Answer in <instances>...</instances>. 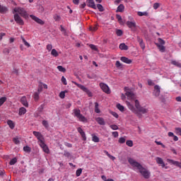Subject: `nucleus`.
Listing matches in <instances>:
<instances>
[{
    "label": "nucleus",
    "mask_w": 181,
    "mask_h": 181,
    "mask_svg": "<svg viewBox=\"0 0 181 181\" xmlns=\"http://www.w3.org/2000/svg\"><path fill=\"white\" fill-rule=\"evenodd\" d=\"M124 90L126 91L125 94L128 100H130V101L134 100L135 107L134 106V105L131 104V103H129V101H126V105L128 107L129 110L133 112L134 114H136V115H137L139 118H142L141 114L148 113V109L141 106V104L139 103V100H136V96L135 95L134 92H132L128 88H124Z\"/></svg>",
    "instance_id": "1"
},
{
    "label": "nucleus",
    "mask_w": 181,
    "mask_h": 181,
    "mask_svg": "<svg viewBox=\"0 0 181 181\" xmlns=\"http://www.w3.org/2000/svg\"><path fill=\"white\" fill-rule=\"evenodd\" d=\"M128 162L131 165V166H132L133 168H136V169L139 170V173H141V175H142L144 179H149V177H151V172H149L148 169L143 168L142 165L138 163L136 160L132 158H129Z\"/></svg>",
    "instance_id": "2"
},
{
    "label": "nucleus",
    "mask_w": 181,
    "mask_h": 181,
    "mask_svg": "<svg viewBox=\"0 0 181 181\" xmlns=\"http://www.w3.org/2000/svg\"><path fill=\"white\" fill-rule=\"evenodd\" d=\"M13 13H18V15H21L22 18L24 19H28L29 18V13L23 7L17 6L13 9Z\"/></svg>",
    "instance_id": "3"
},
{
    "label": "nucleus",
    "mask_w": 181,
    "mask_h": 181,
    "mask_svg": "<svg viewBox=\"0 0 181 181\" xmlns=\"http://www.w3.org/2000/svg\"><path fill=\"white\" fill-rule=\"evenodd\" d=\"M73 112L74 117H76L81 122H88V120L84 117V115H81V111L79 109H74Z\"/></svg>",
    "instance_id": "4"
},
{
    "label": "nucleus",
    "mask_w": 181,
    "mask_h": 181,
    "mask_svg": "<svg viewBox=\"0 0 181 181\" xmlns=\"http://www.w3.org/2000/svg\"><path fill=\"white\" fill-rule=\"evenodd\" d=\"M127 26L132 30V32H136V23L135 21H128L126 23Z\"/></svg>",
    "instance_id": "5"
},
{
    "label": "nucleus",
    "mask_w": 181,
    "mask_h": 181,
    "mask_svg": "<svg viewBox=\"0 0 181 181\" xmlns=\"http://www.w3.org/2000/svg\"><path fill=\"white\" fill-rule=\"evenodd\" d=\"M75 84L76 86H77V87H78V88H81L82 91H84V93H86L88 97H93V93H91V91H90V90H88V88H87L86 86L77 83H75Z\"/></svg>",
    "instance_id": "6"
},
{
    "label": "nucleus",
    "mask_w": 181,
    "mask_h": 181,
    "mask_svg": "<svg viewBox=\"0 0 181 181\" xmlns=\"http://www.w3.org/2000/svg\"><path fill=\"white\" fill-rule=\"evenodd\" d=\"M100 87L101 90L103 91V93H105L106 94H111V90L110 89V87L107 86V84L104 83H100Z\"/></svg>",
    "instance_id": "7"
},
{
    "label": "nucleus",
    "mask_w": 181,
    "mask_h": 181,
    "mask_svg": "<svg viewBox=\"0 0 181 181\" xmlns=\"http://www.w3.org/2000/svg\"><path fill=\"white\" fill-rule=\"evenodd\" d=\"M14 21L18 23V25H20L21 26H23L25 25V22L23 21V19L19 16L18 13L14 14Z\"/></svg>",
    "instance_id": "8"
},
{
    "label": "nucleus",
    "mask_w": 181,
    "mask_h": 181,
    "mask_svg": "<svg viewBox=\"0 0 181 181\" xmlns=\"http://www.w3.org/2000/svg\"><path fill=\"white\" fill-rule=\"evenodd\" d=\"M39 145L40 148H42L43 152L45 153H50V150L49 149V147L45 143V141H41L40 143H39Z\"/></svg>",
    "instance_id": "9"
},
{
    "label": "nucleus",
    "mask_w": 181,
    "mask_h": 181,
    "mask_svg": "<svg viewBox=\"0 0 181 181\" xmlns=\"http://www.w3.org/2000/svg\"><path fill=\"white\" fill-rule=\"evenodd\" d=\"M30 18H31L33 21H34L39 25H45V21H43L42 19L39 18L38 17H36L35 16L30 15Z\"/></svg>",
    "instance_id": "10"
},
{
    "label": "nucleus",
    "mask_w": 181,
    "mask_h": 181,
    "mask_svg": "<svg viewBox=\"0 0 181 181\" xmlns=\"http://www.w3.org/2000/svg\"><path fill=\"white\" fill-rule=\"evenodd\" d=\"M33 134L38 139V144H40L41 141H44L43 135L40 132L34 131Z\"/></svg>",
    "instance_id": "11"
},
{
    "label": "nucleus",
    "mask_w": 181,
    "mask_h": 181,
    "mask_svg": "<svg viewBox=\"0 0 181 181\" xmlns=\"http://www.w3.org/2000/svg\"><path fill=\"white\" fill-rule=\"evenodd\" d=\"M153 95L155 97H159V95H160V86L158 85L154 86Z\"/></svg>",
    "instance_id": "12"
},
{
    "label": "nucleus",
    "mask_w": 181,
    "mask_h": 181,
    "mask_svg": "<svg viewBox=\"0 0 181 181\" xmlns=\"http://www.w3.org/2000/svg\"><path fill=\"white\" fill-rule=\"evenodd\" d=\"M87 2V6L88 8H92L93 9H97V6H95V3L94 2V0H86Z\"/></svg>",
    "instance_id": "13"
},
{
    "label": "nucleus",
    "mask_w": 181,
    "mask_h": 181,
    "mask_svg": "<svg viewBox=\"0 0 181 181\" xmlns=\"http://www.w3.org/2000/svg\"><path fill=\"white\" fill-rule=\"evenodd\" d=\"M137 39V42H139V46L142 49V50H145V42H144V40L142 39V37L137 36L136 37Z\"/></svg>",
    "instance_id": "14"
},
{
    "label": "nucleus",
    "mask_w": 181,
    "mask_h": 181,
    "mask_svg": "<svg viewBox=\"0 0 181 181\" xmlns=\"http://www.w3.org/2000/svg\"><path fill=\"white\" fill-rule=\"evenodd\" d=\"M156 160L158 163V165H159L160 166H161L162 168H165V169H168V167L165 166V162H163V159H162V158L160 157H157L156 158Z\"/></svg>",
    "instance_id": "15"
},
{
    "label": "nucleus",
    "mask_w": 181,
    "mask_h": 181,
    "mask_svg": "<svg viewBox=\"0 0 181 181\" xmlns=\"http://www.w3.org/2000/svg\"><path fill=\"white\" fill-rule=\"evenodd\" d=\"M120 60L126 64H131L132 63V59H130L127 57H121Z\"/></svg>",
    "instance_id": "16"
},
{
    "label": "nucleus",
    "mask_w": 181,
    "mask_h": 181,
    "mask_svg": "<svg viewBox=\"0 0 181 181\" xmlns=\"http://www.w3.org/2000/svg\"><path fill=\"white\" fill-rule=\"evenodd\" d=\"M77 129H78V132H79V134L82 136L83 141H87V136H86V133L84 132L83 129H81V127H78Z\"/></svg>",
    "instance_id": "17"
},
{
    "label": "nucleus",
    "mask_w": 181,
    "mask_h": 181,
    "mask_svg": "<svg viewBox=\"0 0 181 181\" xmlns=\"http://www.w3.org/2000/svg\"><path fill=\"white\" fill-rule=\"evenodd\" d=\"M21 103L24 107H29V103H28V100L26 99V96H23L21 98Z\"/></svg>",
    "instance_id": "18"
},
{
    "label": "nucleus",
    "mask_w": 181,
    "mask_h": 181,
    "mask_svg": "<svg viewBox=\"0 0 181 181\" xmlns=\"http://www.w3.org/2000/svg\"><path fill=\"white\" fill-rule=\"evenodd\" d=\"M96 122L99 124V125H105V121L103 117H98L96 118Z\"/></svg>",
    "instance_id": "19"
},
{
    "label": "nucleus",
    "mask_w": 181,
    "mask_h": 181,
    "mask_svg": "<svg viewBox=\"0 0 181 181\" xmlns=\"http://www.w3.org/2000/svg\"><path fill=\"white\" fill-rule=\"evenodd\" d=\"M124 11H125V6L124 4H119L117 6L116 12H124Z\"/></svg>",
    "instance_id": "20"
},
{
    "label": "nucleus",
    "mask_w": 181,
    "mask_h": 181,
    "mask_svg": "<svg viewBox=\"0 0 181 181\" xmlns=\"http://www.w3.org/2000/svg\"><path fill=\"white\" fill-rule=\"evenodd\" d=\"M26 108L22 107H20L19 108V110H18V115H25V114H26Z\"/></svg>",
    "instance_id": "21"
},
{
    "label": "nucleus",
    "mask_w": 181,
    "mask_h": 181,
    "mask_svg": "<svg viewBox=\"0 0 181 181\" xmlns=\"http://www.w3.org/2000/svg\"><path fill=\"white\" fill-rule=\"evenodd\" d=\"M7 12L8 8L0 4V13H6Z\"/></svg>",
    "instance_id": "22"
},
{
    "label": "nucleus",
    "mask_w": 181,
    "mask_h": 181,
    "mask_svg": "<svg viewBox=\"0 0 181 181\" xmlns=\"http://www.w3.org/2000/svg\"><path fill=\"white\" fill-rule=\"evenodd\" d=\"M157 47L159 50V52H160L161 53H165V52H166V47H165V45H157Z\"/></svg>",
    "instance_id": "23"
},
{
    "label": "nucleus",
    "mask_w": 181,
    "mask_h": 181,
    "mask_svg": "<svg viewBox=\"0 0 181 181\" xmlns=\"http://www.w3.org/2000/svg\"><path fill=\"white\" fill-rule=\"evenodd\" d=\"M171 64H173V66H175L176 67H179L180 69L181 68L180 62L176 60H171Z\"/></svg>",
    "instance_id": "24"
},
{
    "label": "nucleus",
    "mask_w": 181,
    "mask_h": 181,
    "mask_svg": "<svg viewBox=\"0 0 181 181\" xmlns=\"http://www.w3.org/2000/svg\"><path fill=\"white\" fill-rule=\"evenodd\" d=\"M91 136L93 142H100V138H98V136H97L95 134H92Z\"/></svg>",
    "instance_id": "25"
},
{
    "label": "nucleus",
    "mask_w": 181,
    "mask_h": 181,
    "mask_svg": "<svg viewBox=\"0 0 181 181\" xmlns=\"http://www.w3.org/2000/svg\"><path fill=\"white\" fill-rule=\"evenodd\" d=\"M137 15L138 16H148L149 13H148V11H144V12L138 11Z\"/></svg>",
    "instance_id": "26"
},
{
    "label": "nucleus",
    "mask_w": 181,
    "mask_h": 181,
    "mask_svg": "<svg viewBox=\"0 0 181 181\" xmlns=\"http://www.w3.org/2000/svg\"><path fill=\"white\" fill-rule=\"evenodd\" d=\"M167 162H168V163H171V165H175V166H177L179 165V161H175L172 159H167Z\"/></svg>",
    "instance_id": "27"
},
{
    "label": "nucleus",
    "mask_w": 181,
    "mask_h": 181,
    "mask_svg": "<svg viewBox=\"0 0 181 181\" xmlns=\"http://www.w3.org/2000/svg\"><path fill=\"white\" fill-rule=\"evenodd\" d=\"M119 48L120 50H128V46L125 43L120 44Z\"/></svg>",
    "instance_id": "28"
},
{
    "label": "nucleus",
    "mask_w": 181,
    "mask_h": 181,
    "mask_svg": "<svg viewBox=\"0 0 181 181\" xmlns=\"http://www.w3.org/2000/svg\"><path fill=\"white\" fill-rule=\"evenodd\" d=\"M117 110H119V111H121V112H124L125 107L124 106H122L121 104L117 103L116 105Z\"/></svg>",
    "instance_id": "29"
},
{
    "label": "nucleus",
    "mask_w": 181,
    "mask_h": 181,
    "mask_svg": "<svg viewBox=\"0 0 181 181\" xmlns=\"http://www.w3.org/2000/svg\"><path fill=\"white\" fill-rule=\"evenodd\" d=\"M7 124L9 126V127L11 128V129H13V128H15V123H13V121L8 120Z\"/></svg>",
    "instance_id": "30"
},
{
    "label": "nucleus",
    "mask_w": 181,
    "mask_h": 181,
    "mask_svg": "<svg viewBox=\"0 0 181 181\" xmlns=\"http://www.w3.org/2000/svg\"><path fill=\"white\" fill-rule=\"evenodd\" d=\"M98 107H99L98 103L95 102V112H96V114H100V112H101V110H100V108Z\"/></svg>",
    "instance_id": "31"
},
{
    "label": "nucleus",
    "mask_w": 181,
    "mask_h": 181,
    "mask_svg": "<svg viewBox=\"0 0 181 181\" xmlns=\"http://www.w3.org/2000/svg\"><path fill=\"white\" fill-rule=\"evenodd\" d=\"M51 54L54 57H58L59 52H57V50H56V49H52V51H51Z\"/></svg>",
    "instance_id": "32"
},
{
    "label": "nucleus",
    "mask_w": 181,
    "mask_h": 181,
    "mask_svg": "<svg viewBox=\"0 0 181 181\" xmlns=\"http://www.w3.org/2000/svg\"><path fill=\"white\" fill-rule=\"evenodd\" d=\"M158 42L156 43V46H158V45H159V46L165 45V40H162V38H158Z\"/></svg>",
    "instance_id": "33"
},
{
    "label": "nucleus",
    "mask_w": 181,
    "mask_h": 181,
    "mask_svg": "<svg viewBox=\"0 0 181 181\" xmlns=\"http://www.w3.org/2000/svg\"><path fill=\"white\" fill-rule=\"evenodd\" d=\"M23 151L27 153H30V152H32V148L28 146H25L23 147Z\"/></svg>",
    "instance_id": "34"
},
{
    "label": "nucleus",
    "mask_w": 181,
    "mask_h": 181,
    "mask_svg": "<svg viewBox=\"0 0 181 181\" xmlns=\"http://www.w3.org/2000/svg\"><path fill=\"white\" fill-rule=\"evenodd\" d=\"M126 145H127V146H129V148H132V146H134V141H132V140H127L126 141Z\"/></svg>",
    "instance_id": "35"
},
{
    "label": "nucleus",
    "mask_w": 181,
    "mask_h": 181,
    "mask_svg": "<svg viewBox=\"0 0 181 181\" xmlns=\"http://www.w3.org/2000/svg\"><path fill=\"white\" fill-rule=\"evenodd\" d=\"M115 66L117 67V69H122L123 67L122 64L119 61L116 62Z\"/></svg>",
    "instance_id": "36"
},
{
    "label": "nucleus",
    "mask_w": 181,
    "mask_h": 181,
    "mask_svg": "<svg viewBox=\"0 0 181 181\" xmlns=\"http://www.w3.org/2000/svg\"><path fill=\"white\" fill-rule=\"evenodd\" d=\"M21 39H22L23 43H24L25 46H26L27 47H30V44H29V42H28V41H26V40H25V38L23 37H21Z\"/></svg>",
    "instance_id": "37"
},
{
    "label": "nucleus",
    "mask_w": 181,
    "mask_h": 181,
    "mask_svg": "<svg viewBox=\"0 0 181 181\" xmlns=\"http://www.w3.org/2000/svg\"><path fill=\"white\" fill-rule=\"evenodd\" d=\"M57 69L59 71H62V73H66V68L63 67L62 66H58Z\"/></svg>",
    "instance_id": "38"
},
{
    "label": "nucleus",
    "mask_w": 181,
    "mask_h": 181,
    "mask_svg": "<svg viewBox=\"0 0 181 181\" xmlns=\"http://www.w3.org/2000/svg\"><path fill=\"white\" fill-rule=\"evenodd\" d=\"M116 18L118 22L120 23V25H122V17L120 15L117 14Z\"/></svg>",
    "instance_id": "39"
},
{
    "label": "nucleus",
    "mask_w": 181,
    "mask_h": 181,
    "mask_svg": "<svg viewBox=\"0 0 181 181\" xmlns=\"http://www.w3.org/2000/svg\"><path fill=\"white\" fill-rule=\"evenodd\" d=\"M6 101V97H2L0 98V107H1L4 105V103Z\"/></svg>",
    "instance_id": "40"
},
{
    "label": "nucleus",
    "mask_w": 181,
    "mask_h": 181,
    "mask_svg": "<svg viewBox=\"0 0 181 181\" xmlns=\"http://www.w3.org/2000/svg\"><path fill=\"white\" fill-rule=\"evenodd\" d=\"M81 173H83V169L81 168H79L76 170V176L78 177V176H81Z\"/></svg>",
    "instance_id": "41"
},
{
    "label": "nucleus",
    "mask_w": 181,
    "mask_h": 181,
    "mask_svg": "<svg viewBox=\"0 0 181 181\" xmlns=\"http://www.w3.org/2000/svg\"><path fill=\"white\" fill-rule=\"evenodd\" d=\"M16 162H18V159L16 158H13L10 160V165H15V163H16Z\"/></svg>",
    "instance_id": "42"
},
{
    "label": "nucleus",
    "mask_w": 181,
    "mask_h": 181,
    "mask_svg": "<svg viewBox=\"0 0 181 181\" xmlns=\"http://www.w3.org/2000/svg\"><path fill=\"white\" fill-rule=\"evenodd\" d=\"M97 8L100 12H104V7L101 4H97Z\"/></svg>",
    "instance_id": "43"
},
{
    "label": "nucleus",
    "mask_w": 181,
    "mask_h": 181,
    "mask_svg": "<svg viewBox=\"0 0 181 181\" xmlns=\"http://www.w3.org/2000/svg\"><path fill=\"white\" fill-rule=\"evenodd\" d=\"M98 30V25H97L90 27V30H92L93 32H95V30Z\"/></svg>",
    "instance_id": "44"
},
{
    "label": "nucleus",
    "mask_w": 181,
    "mask_h": 181,
    "mask_svg": "<svg viewBox=\"0 0 181 181\" xmlns=\"http://www.w3.org/2000/svg\"><path fill=\"white\" fill-rule=\"evenodd\" d=\"M66 93H67V91H62L59 93V98L62 99L66 97Z\"/></svg>",
    "instance_id": "45"
},
{
    "label": "nucleus",
    "mask_w": 181,
    "mask_h": 181,
    "mask_svg": "<svg viewBox=\"0 0 181 181\" xmlns=\"http://www.w3.org/2000/svg\"><path fill=\"white\" fill-rule=\"evenodd\" d=\"M38 87H42V88H45V90H47V85L46 83H40Z\"/></svg>",
    "instance_id": "46"
},
{
    "label": "nucleus",
    "mask_w": 181,
    "mask_h": 181,
    "mask_svg": "<svg viewBox=\"0 0 181 181\" xmlns=\"http://www.w3.org/2000/svg\"><path fill=\"white\" fill-rule=\"evenodd\" d=\"M42 125L45 127V128H49V122H47L46 120L42 121Z\"/></svg>",
    "instance_id": "47"
},
{
    "label": "nucleus",
    "mask_w": 181,
    "mask_h": 181,
    "mask_svg": "<svg viewBox=\"0 0 181 181\" xmlns=\"http://www.w3.org/2000/svg\"><path fill=\"white\" fill-rule=\"evenodd\" d=\"M175 133L177 134V135H180V136H181V128L176 127L175 128Z\"/></svg>",
    "instance_id": "48"
},
{
    "label": "nucleus",
    "mask_w": 181,
    "mask_h": 181,
    "mask_svg": "<svg viewBox=\"0 0 181 181\" xmlns=\"http://www.w3.org/2000/svg\"><path fill=\"white\" fill-rule=\"evenodd\" d=\"M33 98L35 101H37L39 100V93L36 92L34 93Z\"/></svg>",
    "instance_id": "49"
},
{
    "label": "nucleus",
    "mask_w": 181,
    "mask_h": 181,
    "mask_svg": "<svg viewBox=\"0 0 181 181\" xmlns=\"http://www.w3.org/2000/svg\"><path fill=\"white\" fill-rule=\"evenodd\" d=\"M110 128H111V129L113 131H117V129H118V127L116 124H111Z\"/></svg>",
    "instance_id": "50"
},
{
    "label": "nucleus",
    "mask_w": 181,
    "mask_h": 181,
    "mask_svg": "<svg viewBox=\"0 0 181 181\" xmlns=\"http://www.w3.org/2000/svg\"><path fill=\"white\" fill-rule=\"evenodd\" d=\"M52 49H53V45H52V44H48L47 45V50L48 52H52Z\"/></svg>",
    "instance_id": "51"
},
{
    "label": "nucleus",
    "mask_w": 181,
    "mask_h": 181,
    "mask_svg": "<svg viewBox=\"0 0 181 181\" xmlns=\"http://www.w3.org/2000/svg\"><path fill=\"white\" fill-rule=\"evenodd\" d=\"M13 142H14V144H16V145H19V144H20L19 138L16 137V138L13 139Z\"/></svg>",
    "instance_id": "52"
},
{
    "label": "nucleus",
    "mask_w": 181,
    "mask_h": 181,
    "mask_svg": "<svg viewBox=\"0 0 181 181\" xmlns=\"http://www.w3.org/2000/svg\"><path fill=\"white\" fill-rule=\"evenodd\" d=\"M61 81L64 86H67V80H66L64 76L62 77Z\"/></svg>",
    "instance_id": "53"
},
{
    "label": "nucleus",
    "mask_w": 181,
    "mask_h": 181,
    "mask_svg": "<svg viewBox=\"0 0 181 181\" xmlns=\"http://www.w3.org/2000/svg\"><path fill=\"white\" fill-rule=\"evenodd\" d=\"M118 141L119 144H125V137H120Z\"/></svg>",
    "instance_id": "54"
},
{
    "label": "nucleus",
    "mask_w": 181,
    "mask_h": 181,
    "mask_svg": "<svg viewBox=\"0 0 181 181\" xmlns=\"http://www.w3.org/2000/svg\"><path fill=\"white\" fill-rule=\"evenodd\" d=\"M122 31L121 30H116V35H117V36H122Z\"/></svg>",
    "instance_id": "55"
},
{
    "label": "nucleus",
    "mask_w": 181,
    "mask_h": 181,
    "mask_svg": "<svg viewBox=\"0 0 181 181\" xmlns=\"http://www.w3.org/2000/svg\"><path fill=\"white\" fill-rule=\"evenodd\" d=\"M110 114L115 117V118H118L119 115L118 113L115 112H110Z\"/></svg>",
    "instance_id": "56"
},
{
    "label": "nucleus",
    "mask_w": 181,
    "mask_h": 181,
    "mask_svg": "<svg viewBox=\"0 0 181 181\" xmlns=\"http://www.w3.org/2000/svg\"><path fill=\"white\" fill-rule=\"evenodd\" d=\"M160 5L159 3H155L153 6V9H158L159 8Z\"/></svg>",
    "instance_id": "57"
},
{
    "label": "nucleus",
    "mask_w": 181,
    "mask_h": 181,
    "mask_svg": "<svg viewBox=\"0 0 181 181\" xmlns=\"http://www.w3.org/2000/svg\"><path fill=\"white\" fill-rule=\"evenodd\" d=\"M112 134L114 138H118V136H119L118 132H113Z\"/></svg>",
    "instance_id": "58"
},
{
    "label": "nucleus",
    "mask_w": 181,
    "mask_h": 181,
    "mask_svg": "<svg viewBox=\"0 0 181 181\" xmlns=\"http://www.w3.org/2000/svg\"><path fill=\"white\" fill-rule=\"evenodd\" d=\"M90 47L92 49V50H97V46L94 45H90Z\"/></svg>",
    "instance_id": "59"
},
{
    "label": "nucleus",
    "mask_w": 181,
    "mask_h": 181,
    "mask_svg": "<svg viewBox=\"0 0 181 181\" xmlns=\"http://www.w3.org/2000/svg\"><path fill=\"white\" fill-rule=\"evenodd\" d=\"M86 3H83L82 4H80L79 8L81 9H84L86 8Z\"/></svg>",
    "instance_id": "60"
},
{
    "label": "nucleus",
    "mask_w": 181,
    "mask_h": 181,
    "mask_svg": "<svg viewBox=\"0 0 181 181\" xmlns=\"http://www.w3.org/2000/svg\"><path fill=\"white\" fill-rule=\"evenodd\" d=\"M170 151L172 153H174V155H177V152H176V150L174 148H170Z\"/></svg>",
    "instance_id": "61"
},
{
    "label": "nucleus",
    "mask_w": 181,
    "mask_h": 181,
    "mask_svg": "<svg viewBox=\"0 0 181 181\" xmlns=\"http://www.w3.org/2000/svg\"><path fill=\"white\" fill-rule=\"evenodd\" d=\"M73 4H74V5H78L80 4V0H73Z\"/></svg>",
    "instance_id": "62"
},
{
    "label": "nucleus",
    "mask_w": 181,
    "mask_h": 181,
    "mask_svg": "<svg viewBox=\"0 0 181 181\" xmlns=\"http://www.w3.org/2000/svg\"><path fill=\"white\" fill-rule=\"evenodd\" d=\"M148 86H153V81H152V80L149 79L148 81Z\"/></svg>",
    "instance_id": "63"
},
{
    "label": "nucleus",
    "mask_w": 181,
    "mask_h": 181,
    "mask_svg": "<svg viewBox=\"0 0 181 181\" xmlns=\"http://www.w3.org/2000/svg\"><path fill=\"white\" fill-rule=\"evenodd\" d=\"M122 1V0H115V5H118L119 4H121Z\"/></svg>",
    "instance_id": "64"
}]
</instances>
